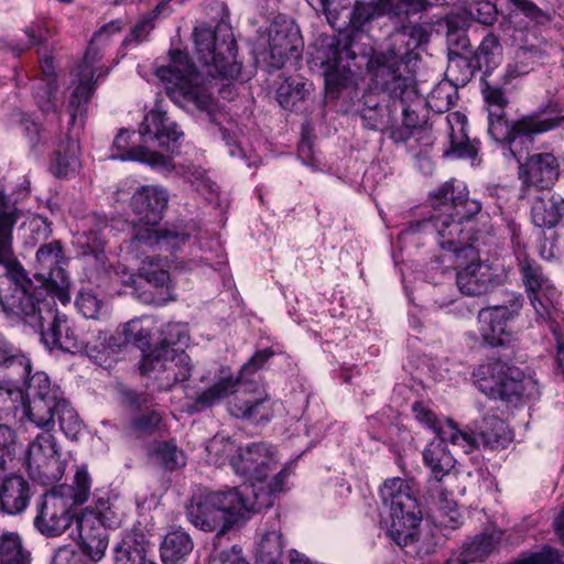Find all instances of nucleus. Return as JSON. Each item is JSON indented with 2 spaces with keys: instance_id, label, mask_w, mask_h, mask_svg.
Segmentation results:
<instances>
[{
  "instance_id": "nucleus-1",
  "label": "nucleus",
  "mask_w": 564,
  "mask_h": 564,
  "mask_svg": "<svg viewBox=\"0 0 564 564\" xmlns=\"http://www.w3.org/2000/svg\"><path fill=\"white\" fill-rule=\"evenodd\" d=\"M194 41L203 70L197 69L186 52L175 48L170 50L166 65L156 66L155 75L174 104L182 107L193 105L229 143V132L221 127L225 113L215 101L212 80L207 78H237L240 75L241 63L236 58L237 44L232 29L225 21L218 22L214 29L198 26L194 30Z\"/></svg>"
},
{
  "instance_id": "nucleus-2",
  "label": "nucleus",
  "mask_w": 564,
  "mask_h": 564,
  "mask_svg": "<svg viewBox=\"0 0 564 564\" xmlns=\"http://www.w3.org/2000/svg\"><path fill=\"white\" fill-rule=\"evenodd\" d=\"M429 202L433 208L430 216L408 223L402 234L434 236L437 245L448 251L449 260L474 256L465 223L480 213L481 203L469 198L466 185L455 178L432 191Z\"/></svg>"
},
{
  "instance_id": "nucleus-3",
  "label": "nucleus",
  "mask_w": 564,
  "mask_h": 564,
  "mask_svg": "<svg viewBox=\"0 0 564 564\" xmlns=\"http://www.w3.org/2000/svg\"><path fill=\"white\" fill-rule=\"evenodd\" d=\"M19 218L15 204L0 194V306L8 319L37 328L45 319L43 307L50 310V304L42 300L45 290L34 284L14 256L12 232Z\"/></svg>"
},
{
  "instance_id": "nucleus-4",
  "label": "nucleus",
  "mask_w": 564,
  "mask_h": 564,
  "mask_svg": "<svg viewBox=\"0 0 564 564\" xmlns=\"http://www.w3.org/2000/svg\"><path fill=\"white\" fill-rule=\"evenodd\" d=\"M284 476V471L280 474L268 490L257 491L250 486H238L213 491L197 487L185 505L186 518L202 531H217L216 538H219L252 513L270 508L272 492L282 488Z\"/></svg>"
},
{
  "instance_id": "nucleus-5",
  "label": "nucleus",
  "mask_w": 564,
  "mask_h": 564,
  "mask_svg": "<svg viewBox=\"0 0 564 564\" xmlns=\"http://www.w3.org/2000/svg\"><path fill=\"white\" fill-rule=\"evenodd\" d=\"M481 94L488 112V133L501 143L502 155L517 162L529 155L536 135L564 126V116H560L556 102H549L538 110L509 121L506 108L509 99L505 90L488 82L482 83Z\"/></svg>"
},
{
  "instance_id": "nucleus-6",
  "label": "nucleus",
  "mask_w": 564,
  "mask_h": 564,
  "mask_svg": "<svg viewBox=\"0 0 564 564\" xmlns=\"http://www.w3.org/2000/svg\"><path fill=\"white\" fill-rule=\"evenodd\" d=\"M273 355L274 351L271 348L256 351L248 362L242 366L237 378L223 377L212 387L200 392L194 402L195 410L202 411L214 405L239 387L242 389L240 394L228 403L229 413L237 419L248 420L257 424L271 421L275 402L264 389L252 388L254 383L249 382L247 377L249 373L261 369Z\"/></svg>"
},
{
  "instance_id": "nucleus-7",
  "label": "nucleus",
  "mask_w": 564,
  "mask_h": 564,
  "mask_svg": "<svg viewBox=\"0 0 564 564\" xmlns=\"http://www.w3.org/2000/svg\"><path fill=\"white\" fill-rule=\"evenodd\" d=\"M476 384L489 399L517 405L523 399L540 394L539 383L531 376L500 360L480 365L475 371Z\"/></svg>"
},
{
  "instance_id": "nucleus-8",
  "label": "nucleus",
  "mask_w": 564,
  "mask_h": 564,
  "mask_svg": "<svg viewBox=\"0 0 564 564\" xmlns=\"http://www.w3.org/2000/svg\"><path fill=\"white\" fill-rule=\"evenodd\" d=\"M386 506L390 507L389 536L399 546L414 543L419 538L422 511L412 488L402 478L387 479L380 489Z\"/></svg>"
},
{
  "instance_id": "nucleus-9",
  "label": "nucleus",
  "mask_w": 564,
  "mask_h": 564,
  "mask_svg": "<svg viewBox=\"0 0 564 564\" xmlns=\"http://www.w3.org/2000/svg\"><path fill=\"white\" fill-rule=\"evenodd\" d=\"M352 37L347 33L322 40L318 58L324 67L325 89L329 98H338L343 89L354 84L351 65L357 55L352 51Z\"/></svg>"
},
{
  "instance_id": "nucleus-10",
  "label": "nucleus",
  "mask_w": 564,
  "mask_h": 564,
  "mask_svg": "<svg viewBox=\"0 0 564 564\" xmlns=\"http://www.w3.org/2000/svg\"><path fill=\"white\" fill-rule=\"evenodd\" d=\"M278 463L279 459L274 446L265 442H254L240 448L238 456L234 459V470L246 477L249 481V484L246 482L242 486L253 487L257 491L260 489L268 490L275 481L276 477L284 471L285 476L283 478L282 488L272 492L273 503L275 495L284 490L286 479L291 474L289 467H283L268 480L269 474L276 468Z\"/></svg>"
},
{
  "instance_id": "nucleus-11",
  "label": "nucleus",
  "mask_w": 564,
  "mask_h": 564,
  "mask_svg": "<svg viewBox=\"0 0 564 564\" xmlns=\"http://www.w3.org/2000/svg\"><path fill=\"white\" fill-rule=\"evenodd\" d=\"M447 443L469 454L475 449L478 441L473 433L460 430L453 420H447L444 426L438 429L437 438L430 442L423 452L424 465L430 468L435 485L455 466V459L447 449Z\"/></svg>"
},
{
  "instance_id": "nucleus-12",
  "label": "nucleus",
  "mask_w": 564,
  "mask_h": 564,
  "mask_svg": "<svg viewBox=\"0 0 564 564\" xmlns=\"http://www.w3.org/2000/svg\"><path fill=\"white\" fill-rule=\"evenodd\" d=\"M192 362L185 350L153 348L142 356L140 372L151 379L159 391H169L192 376Z\"/></svg>"
},
{
  "instance_id": "nucleus-13",
  "label": "nucleus",
  "mask_w": 564,
  "mask_h": 564,
  "mask_svg": "<svg viewBox=\"0 0 564 564\" xmlns=\"http://www.w3.org/2000/svg\"><path fill=\"white\" fill-rule=\"evenodd\" d=\"M47 314L52 315L48 328L40 327L42 340L46 347L69 354H84L90 358H97L107 350V333L98 330L97 340L93 343L89 338L77 334L66 315L53 313L51 310H47Z\"/></svg>"
},
{
  "instance_id": "nucleus-14",
  "label": "nucleus",
  "mask_w": 564,
  "mask_h": 564,
  "mask_svg": "<svg viewBox=\"0 0 564 564\" xmlns=\"http://www.w3.org/2000/svg\"><path fill=\"white\" fill-rule=\"evenodd\" d=\"M523 302L520 293H509L503 304L484 307L478 312V332L482 345L491 348L506 347L514 339L508 324L519 316Z\"/></svg>"
},
{
  "instance_id": "nucleus-15",
  "label": "nucleus",
  "mask_w": 564,
  "mask_h": 564,
  "mask_svg": "<svg viewBox=\"0 0 564 564\" xmlns=\"http://www.w3.org/2000/svg\"><path fill=\"white\" fill-rule=\"evenodd\" d=\"M24 411L29 420L36 426L48 429L53 425V410L65 399L57 384H53L45 372L39 371L24 377Z\"/></svg>"
},
{
  "instance_id": "nucleus-16",
  "label": "nucleus",
  "mask_w": 564,
  "mask_h": 564,
  "mask_svg": "<svg viewBox=\"0 0 564 564\" xmlns=\"http://www.w3.org/2000/svg\"><path fill=\"white\" fill-rule=\"evenodd\" d=\"M429 33L421 24L403 25L391 36V46L375 56V78L402 76L400 68L408 63L410 55L422 44L427 43Z\"/></svg>"
},
{
  "instance_id": "nucleus-17",
  "label": "nucleus",
  "mask_w": 564,
  "mask_h": 564,
  "mask_svg": "<svg viewBox=\"0 0 564 564\" xmlns=\"http://www.w3.org/2000/svg\"><path fill=\"white\" fill-rule=\"evenodd\" d=\"M519 271L527 296L534 310V319L539 325H549L553 329L552 310L558 296L551 280L542 267L527 257L519 259Z\"/></svg>"
},
{
  "instance_id": "nucleus-18",
  "label": "nucleus",
  "mask_w": 564,
  "mask_h": 564,
  "mask_svg": "<svg viewBox=\"0 0 564 564\" xmlns=\"http://www.w3.org/2000/svg\"><path fill=\"white\" fill-rule=\"evenodd\" d=\"M68 492L70 489L57 486L43 494L36 501L33 523L41 534L48 538L58 536L72 524L74 513Z\"/></svg>"
},
{
  "instance_id": "nucleus-19",
  "label": "nucleus",
  "mask_w": 564,
  "mask_h": 564,
  "mask_svg": "<svg viewBox=\"0 0 564 564\" xmlns=\"http://www.w3.org/2000/svg\"><path fill=\"white\" fill-rule=\"evenodd\" d=\"M26 468L30 477L44 486L53 485L62 479L66 464L61 459L56 441L52 434L41 433L29 445Z\"/></svg>"
},
{
  "instance_id": "nucleus-20",
  "label": "nucleus",
  "mask_w": 564,
  "mask_h": 564,
  "mask_svg": "<svg viewBox=\"0 0 564 564\" xmlns=\"http://www.w3.org/2000/svg\"><path fill=\"white\" fill-rule=\"evenodd\" d=\"M426 0H369L356 1L349 15V24L355 31H365L376 19L387 15L402 21L426 9Z\"/></svg>"
},
{
  "instance_id": "nucleus-21",
  "label": "nucleus",
  "mask_w": 564,
  "mask_h": 564,
  "mask_svg": "<svg viewBox=\"0 0 564 564\" xmlns=\"http://www.w3.org/2000/svg\"><path fill=\"white\" fill-rule=\"evenodd\" d=\"M36 275L45 283L51 293L63 304L69 302V278L64 265L66 258L61 241L54 240L41 246L35 254Z\"/></svg>"
},
{
  "instance_id": "nucleus-22",
  "label": "nucleus",
  "mask_w": 564,
  "mask_h": 564,
  "mask_svg": "<svg viewBox=\"0 0 564 564\" xmlns=\"http://www.w3.org/2000/svg\"><path fill=\"white\" fill-rule=\"evenodd\" d=\"M268 36L271 66L281 68L288 58H297L301 55L303 43L300 30L285 15L274 18L270 24Z\"/></svg>"
},
{
  "instance_id": "nucleus-23",
  "label": "nucleus",
  "mask_w": 564,
  "mask_h": 564,
  "mask_svg": "<svg viewBox=\"0 0 564 564\" xmlns=\"http://www.w3.org/2000/svg\"><path fill=\"white\" fill-rule=\"evenodd\" d=\"M188 238V234L176 229H156L154 226L144 225V227L135 230L130 240L129 249L138 259L142 260L145 256H150V251H175Z\"/></svg>"
},
{
  "instance_id": "nucleus-24",
  "label": "nucleus",
  "mask_w": 564,
  "mask_h": 564,
  "mask_svg": "<svg viewBox=\"0 0 564 564\" xmlns=\"http://www.w3.org/2000/svg\"><path fill=\"white\" fill-rule=\"evenodd\" d=\"M139 133L144 143L156 142L159 148L174 154L178 150V140L183 132L176 122L172 121L166 112L155 107L143 118Z\"/></svg>"
},
{
  "instance_id": "nucleus-25",
  "label": "nucleus",
  "mask_w": 564,
  "mask_h": 564,
  "mask_svg": "<svg viewBox=\"0 0 564 564\" xmlns=\"http://www.w3.org/2000/svg\"><path fill=\"white\" fill-rule=\"evenodd\" d=\"M506 278L499 268L485 262H471L457 272L456 284L462 294L480 296L503 284Z\"/></svg>"
},
{
  "instance_id": "nucleus-26",
  "label": "nucleus",
  "mask_w": 564,
  "mask_h": 564,
  "mask_svg": "<svg viewBox=\"0 0 564 564\" xmlns=\"http://www.w3.org/2000/svg\"><path fill=\"white\" fill-rule=\"evenodd\" d=\"M110 158L121 161H139L161 172H171L175 167L171 155L149 150L143 145L130 147V132L124 129L116 135Z\"/></svg>"
},
{
  "instance_id": "nucleus-27",
  "label": "nucleus",
  "mask_w": 564,
  "mask_h": 564,
  "mask_svg": "<svg viewBox=\"0 0 564 564\" xmlns=\"http://www.w3.org/2000/svg\"><path fill=\"white\" fill-rule=\"evenodd\" d=\"M377 86H380L391 99V107L394 109V122H397L398 113L402 115V124L413 129L420 126V117L408 102L414 95L411 89L409 79L403 76H391L383 78H375Z\"/></svg>"
},
{
  "instance_id": "nucleus-28",
  "label": "nucleus",
  "mask_w": 564,
  "mask_h": 564,
  "mask_svg": "<svg viewBox=\"0 0 564 564\" xmlns=\"http://www.w3.org/2000/svg\"><path fill=\"white\" fill-rule=\"evenodd\" d=\"M169 202L167 192L159 186L144 185L131 197V208L139 223L155 226L163 217Z\"/></svg>"
},
{
  "instance_id": "nucleus-29",
  "label": "nucleus",
  "mask_w": 564,
  "mask_h": 564,
  "mask_svg": "<svg viewBox=\"0 0 564 564\" xmlns=\"http://www.w3.org/2000/svg\"><path fill=\"white\" fill-rule=\"evenodd\" d=\"M519 175L527 187L549 188L558 177L557 160L552 153L533 154L520 164Z\"/></svg>"
},
{
  "instance_id": "nucleus-30",
  "label": "nucleus",
  "mask_w": 564,
  "mask_h": 564,
  "mask_svg": "<svg viewBox=\"0 0 564 564\" xmlns=\"http://www.w3.org/2000/svg\"><path fill=\"white\" fill-rule=\"evenodd\" d=\"M29 482L20 475L0 471V507L8 514H19L29 506Z\"/></svg>"
},
{
  "instance_id": "nucleus-31",
  "label": "nucleus",
  "mask_w": 564,
  "mask_h": 564,
  "mask_svg": "<svg viewBox=\"0 0 564 564\" xmlns=\"http://www.w3.org/2000/svg\"><path fill=\"white\" fill-rule=\"evenodd\" d=\"M449 148L444 155H456L459 159H475L478 153L476 141H470L467 134V117L460 111L449 112L445 117Z\"/></svg>"
},
{
  "instance_id": "nucleus-32",
  "label": "nucleus",
  "mask_w": 564,
  "mask_h": 564,
  "mask_svg": "<svg viewBox=\"0 0 564 564\" xmlns=\"http://www.w3.org/2000/svg\"><path fill=\"white\" fill-rule=\"evenodd\" d=\"M556 51L557 46L547 40H541L538 44L522 45L516 52L514 63L508 65L506 75L510 78L525 75L535 65L543 64Z\"/></svg>"
},
{
  "instance_id": "nucleus-33",
  "label": "nucleus",
  "mask_w": 564,
  "mask_h": 564,
  "mask_svg": "<svg viewBox=\"0 0 564 564\" xmlns=\"http://www.w3.org/2000/svg\"><path fill=\"white\" fill-rule=\"evenodd\" d=\"M467 432L473 433L478 441L475 448L500 451L513 440V433L507 423L496 415L484 416L475 430Z\"/></svg>"
},
{
  "instance_id": "nucleus-34",
  "label": "nucleus",
  "mask_w": 564,
  "mask_h": 564,
  "mask_svg": "<svg viewBox=\"0 0 564 564\" xmlns=\"http://www.w3.org/2000/svg\"><path fill=\"white\" fill-rule=\"evenodd\" d=\"M4 369H12L17 376L28 377L32 371L31 360L0 333V372ZM12 389L9 381L0 377V399L9 398Z\"/></svg>"
},
{
  "instance_id": "nucleus-35",
  "label": "nucleus",
  "mask_w": 564,
  "mask_h": 564,
  "mask_svg": "<svg viewBox=\"0 0 564 564\" xmlns=\"http://www.w3.org/2000/svg\"><path fill=\"white\" fill-rule=\"evenodd\" d=\"M359 116L366 129L387 131L394 122V109L391 107V99L389 98L387 105L382 106L377 94L369 93L365 95Z\"/></svg>"
},
{
  "instance_id": "nucleus-36",
  "label": "nucleus",
  "mask_w": 564,
  "mask_h": 564,
  "mask_svg": "<svg viewBox=\"0 0 564 564\" xmlns=\"http://www.w3.org/2000/svg\"><path fill=\"white\" fill-rule=\"evenodd\" d=\"M313 90V83L300 76L285 78L276 89L279 105L290 111H302Z\"/></svg>"
},
{
  "instance_id": "nucleus-37",
  "label": "nucleus",
  "mask_w": 564,
  "mask_h": 564,
  "mask_svg": "<svg viewBox=\"0 0 564 564\" xmlns=\"http://www.w3.org/2000/svg\"><path fill=\"white\" fill-rule=\"evenodd\" d=\"M149 545L150 542L142 532L127 533L115 547L113 564H158L147 560Z\"/></svg>"
},
{
  "instance_id": "nucleus-38",
  "label": "nucleus",
  "mask_w": 564,
  "mask_h": 564,
  "mask_svg": "<svg viewBox=\"0 0 564 564\" xmlns=\"http://www.w3.org/2000/svg\"><path fill=\"white\" fill-rule=\"evenodd\" d=\"M78 142L67 135L61 138L50 163V172L58 178L67 177L79 166Z\"/></svg>"
},
{
  "instance_id": "nucleus-39",
  "label": "nucleus",
  "mask_w": 564,
  "mask_h": 564,
  "mask_svg": "<svg viewBox=\"0 0 564 564\" xmlns=\"http://www.w3.org/2000/svg\"><path fill=\"white\" fill-rule=\"evenodd\" d=\"M500 535L495 533H480L464 544L460 553L451 556L445 564H469L473 562H482L495 550L499 543Z\"/></svg>"
},
{
  "instance_id": "nucleus-40",
  "label": "nucleus",
  "mask_w": 564,
  "mask_h": 564,
  "mask_svg": "<svg viewBox=\"0 0 564 564\" xmlns=\"http://www.w3.org/2000/svg\"><path fill=\"white\" fill-rule=\"evenodd\" d=\"M531 217L536 227H555L564 217V198L558 194L536 197L531 208Z\"/></svg>"
},
{
  "instance_id": "nucleus-41",
  "label": "nucleus",
  "mask_w": 564,
  "mask_h": 564,
  "mask_svg": "<svg viewBox=\"0 0 564 564\" xmlns=\"http://www.w3.org/2000/svg\"><path fill=\"white\" fill-rule=\"evenodd\" d=\"M194 542L191 535L178 528L169 532L161 543L160 553L163 564H181L192 553Z\"/></svg>"
},
{
  "instance_id": "nucleus-42",
  "label": "nucleus",
  "mask_w": 564,
  "mask_h": 564,
  "mask_svg": "<svg viewBox=\"0 0 564 564\" xmlns=\"http://www.w3.org/2000/svg\"><path fill=\"white\" fill-rule=\"evenodd\" d=\"M481 68L479 58L468 57L462 53H448L445 76L456 87H464L473 79L476 72Z\"/></svg>"
},
{
  "instance_id": "nucleus-43",
  "label": "nucleus",
  "mask_w": 564,
  "mask_h": 564,
  "mask_svg": "<svg viewBox=\"0 0 564 564\" xmlns=\"http://www.w3.org/2000/svg\"><path fill=\"white\" fill-rule=\"evenodd\" d=\"M164 267L163 260L159 256H145L141 260L139 275L154 288L164 289L166 300L174 301L175 296L172 294L173 285L170 273Z\"/></svg>"
},
{
  "instance_id": "nucleus-44",
  "label": "nucleus",
  "mask_w": 564,
  "mask_h": 564,
  "mask_svg": "<svg viewBox=\"0 0 564 564\" xmlns=\"http://www.w3.org/2000/svg\"><path fill=\"white\" fill-rule=\"evenodd\" d=\"M80 546L83 556L86 555L91 562H98L102 558L108 542L105 538V529L99 525L94 532L88 530L87 521L78 522Z\"/></svg>"
},
{
  "instance_id": "nucleus-45",
  "label": "nucleus",
  "mask_w": 564,
  "mask_h": 564,
  "mask_svg": "<svg viewBox=\"0 0 564 564\" xmlns=\"http://www.w3.org/2000/svg\"><path fill=\"white\" fill-rule=\"evenodd\" d=\"M31 553L17 532L0 534V564H31Z\"/></svg>"
},
{
  "instance_id": "nucleus-46",
  "label": "nucleus",
  "mask_w": 564,
  "mask_h": 564,
  "mask_svg": "<svg viewBox=\"0 0 564 564\" xmlns=\"http://www.w3.org/2000/svg\"><path fill=\"white\" fill-rule=\"evenodd\" d=\"M283 541L280 530L267 531L258 545L256 557L259 564H282Z\"/></svg>"
},
{
  "instance_id": "nucleus-47",
  "label": "nucleus",
  "mask_w": 564,
  "mask_h": 564,
  "mask_svg": "<svg viewBox=\"0 0 564 564\" xmlns=\"http://www.w3.org/2000/svg\"><path fill=\"white\" fill-rule=\"evenodd\" d=\"M52 416L53 424H55V420H57L59 429L66 437L76 440L82 433L84 426L83 422L67 399L62 400L58 405L55 406ZM54 425L46 430L48 431Z\"/></svg>"
},
{
  "instance_id": "nucleus-48",
  "label": "nucleus",
  "mask_w": 564,
  "mask_h": 564,
  "mask_svg": "<svg viewBox=\"0 0 564 564\" xmlns=\"http://www.w3.org/2000/svg\"><path fill=\"white\" fill-rule=\"evenodd\" d=\"M152 458L164 469L175 470L186 464V456L174 442H156L151 449Z\"/></svg>"
},
{
  "instance_id": "nucleus-49",
  "label": "nucleus",
  "mask_w": 564,
  "mask_h": 564,
  "mask_svg": "<svg viewBox=\"0 0 564 564\" xmlns=\"http://www.w3.org/2000/svg\"><path fill=\"white\" fill-rule=\"evenodd\" d=\"M148 318H134L122 326V336L124 344H132L145 354L150 349L151 328Z\"/></svg>"
},
{
  "instance_id": "nucleus-50",
  "label": "nucleus",
  "mask_w": 564,
  "mask_h": 564,
  "mask_svg": "<svg viewBox=\"0 0 564 564\" xmlns=\"http://www.w3.org/2000/svg\"><path fill=\"white\" fill-rule=\"evenodd\" d=\"M458 87L445 79L438 83L430 93L427 104L436 112H445L458 99Z\"/></svg>"
},
{
  "instance_id": "nucleus-51",
  "label": "nucleus",
  "mask_w": 564,
  "mask_h": 564,
  "mask_svg": "<svg viewBox=\"0 0 564 564\" xmlns=\"http://www.w3.org/2000/svg\"><path fill=\"white\" fill-rule=\"evenodd\" d=\"M189 336L185 325L178 323H169L161 330V339L154 348L162 350H184L187 346Z\"/></svg>"
},
{
  "instance_id": "nucleus-52",
  "label": "nucleus",
  "mask_w": 564,
  "mask_h": 564,
  "mask_svg": "<svg viewBox=\"0 0 564 564\" xmlns=\"http://www.w3.org/2000/svg\"><path fill=\"white\" fill-rule=\"evenodd\" d=\"M86 223L89 227L83 232V238L85 239L83 243L91 253L102 251L105 246L102 231L108 227L107 219L102 216L93 214L87 217Z\"/></svg>"
},
{
  "instance_id": "nucleus-53",
  "label": "nucleus",
  "mask_w": 564,
  "mask_h": 564,
  "mask_svg": "<svg viewBox=\"0 0 564 564\" xmlns=\"http://www.w3.org/2000/svg\"><path fill=\"white\" fill-rule=\"evenodd\" d=\"M162 422V414L156 410H150L133 416L126 427L127 435L141 437L153 434Z\"/></svg>"
},
{
  "instance_id": "nucleus-54",
  "label": "nucleus",
  "mask_w": 564,
  "mask_h": 564,
  "mask_svg": "<svg viewBox=\"0 0 564 564\" xmlns=\"http://www.w3.org/2000/svg\"><path fill=\"white\" fill-rule=\"evenodd\" d=\"M23 33L28 37L29 45L36 47L39 55H42L43 52H50L47 43L52 37V31L47 21L44 19L32 21L24 26Z\"/></svg>"
},
{
  "instance_id": "nucleus-55",
  "label": "nucleus",
  "mask_w": 564,
  "mask_h": 564,
  "mask_svg": "<svg viewBox=\"0 0 564 564\" xmlns=\"http://www.w3.org/2000/svg\"><path fill=\"white\" fill-rule=\"evenodd\" d=\"M19 438L15 430L8 424L0 423V471L8 469L18 453Z\"/></svg>"
},
{
  "instance_id": "nucleus-56",
  "label": "nucleus",
  "mask_w": 564,
  "mask_h": 564,
  "mask_svg": "<svg viewBox=\"0 0 564 564\" xmlns=\"http://www.w3.org/2000/svg\"><path fill=\"white\" fill-rule=\"evenodd\" d=\"M479 58L481 67H486V72L495 68L500 63L501 45L499 39L494 34H487L478 46L477 52L473 55Z\"/></svg>"
},
{
  "instance_id": "nucleus-57",
  "label": "nucleus",
  "mask_w": 564,
  "mask_h": 564,
  "mask_svg": "<svg viewBox=\"0 0 564 564\" xmlns=\"http://www.w3.org/2000/svg\"><path fill=\"white\" fill-rule=\"evenodd\" d=\"M240 448L242 447L238 446L230 437L220 434L215 435L207 445L208 453L216 456L219 464L228 460L232 468L234 459L238 456Z\"/></svg>"
},
{
  "instance_id": "nucleus-58",
  "label": "nucleus",
  "mask_w": 564,
  "mask_h": 564,
  "mask_svg": "<svg viewBox=\"0 0 564 564\" xmlns=\"http://www.w3.org/2000/svg\"><path fill=\"white\" fill-rule=\"evenodd\" d=\"M75 305L85 318L100 319L107 316V310L102 301L91 291H80Z\"/></svg>"
},
{
  "instance_id": "nucleus-59",
  "label": "nucleus",
  "mask_w": 564,
  "mask_h": 564,
  "mask_svg": "<svg viewBox=\"0 0 564 564\" xmlns=\"http://www.w3.org/2000/svg\"><path fill=\"white\" fill-rule=\"evenodd\" d=\"M70 489L67 497L70 498L72 506L84 505L90 494L91 480L88 470L85 466L78 467L74 477L73 486L62 485Z\"/></svg>"
},
{
  "instance_id": "nucleus-60",
  "label": "nucleus",
  "mask_w": 564,
  "mask_h": 564,
  "mask_svg": "<svg viewBox=\"0 0 564 564\" xmlns=\"http://www.w3.org/2000/svg\"><path fill=\"white\" fill-rule=\"evenodd\" d=\"M95 76V72L91 73L89 80H80L79 84L74 88L69 99V110L72 120H75L77 112H80L88 104L90 97L95 90V84L91 79Z\"/></svg>"
},
{
  "instance_id": "nucleus-61",
  "label": "nucleus",
  "mask_w": 564,
  "mask_h": 564,
  "mask_svg": "<svg viewBox=\"0 0 564 564\" xmlns=\"http://www.w3.org/2000/svg\"><path fill=\"white\" fill-rule=\"evenodd\" d=\"M56 90L57 85L55 79L43 80L34 88V98L42 111L50 112L56 110V106L53 101Z\"/></svg>"
},
{
  "instance_id": "nucleus-62",
  "label": "nucleus",
  "mask_w": 564,
  "mask_h": 564,
  "mask_svg": "<svg viewBox=\"0 0 564 564\" xmlns=\"http://www.w3.org/2000/svg\"><path fill=\"white\" fill-rule=\"evenodd\" d=\"M118 393L120 403L132 411H140L152 403L150 394L127 387L120 388Z\"/></svg>"
},
{
  "instance_id": "nucleus-63",
  "label": "nucleus",
  "mask_w": 564,
  "mask_h": 564,
  "mask_svg": "<svg viewBox=\"0 0 564 564\" xmlns=\"http://www.w3.org/2000/svg\"><path fill=\"white\" fill-rule=\"evenodd\" d=\"M158 17H154V11L143 15L135 25L131 29L130 33L126 36L123 44H139L144 41L150 32L154 29L153 21Z\"/></svg>"
},
{
  "instance_id": "nucleus-64",
  "label": "nucleus",
  "mask_w": 564,
  "mask_h": 564,
  "mask_svg": "<svg viewBox=\"0 0 564 564\" xmlns=\"http://www.w3.org/2000/svg\"><path fill=\"white\" fill-rule=\"evenodd\" d=\"M184 177L196 187L197 191L216 192V183L209 180L206 171L200 166H189L184 173Z\"/></svg>"
}]
</instances>
